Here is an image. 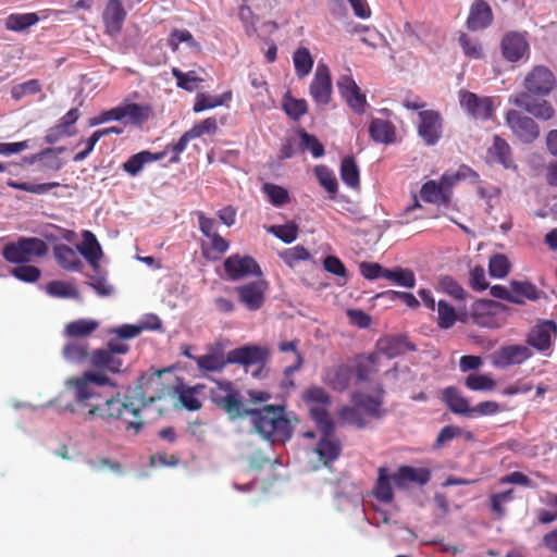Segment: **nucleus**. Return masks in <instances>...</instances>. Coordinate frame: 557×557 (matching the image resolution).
<instances>
[{"label":"nucleus","mask_w":557,"mask_h":557,"mask_svg":"<svg viewBox=\"0 0 557 557\" xmlns=\"http://www.w3.org/2000/svg\"><path fill=\"white\" fill-rule=\"evenodd\" d=\"M293 62L296 75L299 78L307 76L313 66V59L310 51L305 47H299L293 55Z\"/></svg>","instance_id":"nucleus-43"},{"label":"nucleus","mask_w":557,"mask_h":557,"mask_svg":"<svg viewBox=\"0 0 557 557\" xmlns=\"http://www.w3.org/2000/svg\"><path fill=\"white\" fill-rule=\"evenodd\" d=\"M47 293L58 298H79L78 289L71 283L64 281H51L46 286Z\"/></svg>","instance_id":"nucleus-47"},{"label":"nucleus","mask_w":557,"mask_h":557,"mask_svg":"<svg viewBox=\"0 0 557 557\" xmlns=\"http://www.w3.org/2000/svg\"><path fill=\"white\" fill-rule=\"evenodd\" d=\"M151 108L135 102L121 103L122 122L136 127H141L151 116Z\"/></svg>","instance_id":"nucleus-29"},{"label":"nucleus","mask_w":557,"mask_h":557,"mask_svg":"<svg viewBox=\"0 0 557 557\" xmlns=\"http://www.w3.org/2000/svg\"><path fill=\"white\" fill-rule=\"evenodd\" d=\"M383 277L407 288H412L416 284L414 273L408 269H385Z\"/></svg>","instance_id":"nucleus-51"},{"label":"nucleus","mask_w":557,"mask_h":557,"mask_svg":"<svg viewBox=\"0 0 557 557\" xmlns=\"http://www.w3.org/2000/svg\"><path fill=\"white\" fill-rule=\"evenodd\" d=\"M165 153V151L153 153L148 150H143L131 156L122 164V170L129 174L131 176H137L143 171L146 164L163 159Z\"/></svg>","instance_id":"nucleus-30"},{"label":"nucleus","mask_w":557,"mask_h":557,"mask_svg":"<svg viewBox=\"0 0 557 557\" xmlns=\"http://www.w3.org/2000/svg\"><path fill=\"white\" fill-rule=\"evenodd\" d=\"M169 46L173 51H177L180 44L186 42L189 47H198V42L194 39L191 33L187 29H173L169 37Z\"/></svg>","instance_id":"nucleus-60"},{"label":"nucleus","mask_w":557,"mask_h":557,"mask_svg":"<svg viewBox=\"0 0 557 557\" xmlns=\"http://www.w3.org/2000/svg\"><path fill=\"white\" fill-rule=\"evenodd\" d=\"M39 21L36 13H12L5 20V27L9 30L22 32L35 25Z\"/></svg>","instance_id":"nucleus-42"},{"label":"nucleus","mask_w":557,"mask_h":557,"mask_svg":"<svg viewBox=\"0 0 557 557\" xmlns=\"http://www.w3.org/2000/svg\"><path fill=\"white\" fill-rule=\"evenodd\" d=\"M341 178L350 188L360 186L359 169L351 156H346L341 163Z\"/></svg>","instance_id":"nucleus-40"},{"label":"nucleus","mask_w":557,"mask_h":557,"mask_svg":"<svg viewBox=\"0 0 557 557\" xmlns=\"http://www.w3.org/2000/svg\"><path fill=\"white\" fill-rule=\"evenodd\" d=\"M309 91L310 96L318 104L326 106L331 101L332 79L330 69L326 64H318Z\"/></svg>","instance_id":"nucleus-13"},{"label":"nucleus","mask_w":557,"mask_h":557,"mask_svg":"<svg viewBox=\"0 0 557 557\" xmlns=\"http://www.w3.org/2000/svg\"><path fill=\"white\" fill-rule=\"evenodd\" d=\"M555 86L554 74L545 66H535L524 79L525 90L521 94L548 95Z\"/></svg>","instance_id":"nucleus-11"},{"label":"nucleus","mask_w":557,"mask_h":557,"mask_svg":"<svg viewBox=\"0 0 557 557\" xmlns=\"http://www.w3.org/2000/svg\"><path fill=\"white\" fill-rule=\"evenodd\" d=\"M525 35L518 32L506 33L500 42L502 54L509 62H518L529 52Z\"/></svg>","instance_id":"nucleus-17"},{"label":"nucleus","mask_w":557,"mask_h":557,"mask_svg":"<svg viewBox=\"0 0 557 557\" xmlns=\"http://www.w3.org/2000/svg\"><path fill=\"white\" fill-rule=\"evenodd\" d=\"M557 335L555 322L546 320L534 327L528 334L527 342L539 351L547 350L552 345V338Z\"/></svg>","instance_id":"nucleus-21"},{"label":"nucleus","mask_w":557,"mask_h":557,"mask_svg":"<svg viewBox=\"0 0 557 557\" xmlns=\"http://www.w3.org/2000/svg\"><path fill=\"white\" fill-rule=\"evenodd\" d=\"M172 75L176 78L177 87L186 91H194L197 84L201 82V78L197 77L194 71L184 73L177 67H173Z\"/></svg>","instance_id":"nucleus-57"},{"label":"nucleus","mask_w":557,"mask_h":557,"mask_svg":"<svg viewBox=\"0 0 557 557\" xmlns=\"http://www.w3.org/2000/svg\"><path fill=\"white\" fill-rule=\"evenodd\" d=\"M465 386L474 392H487L496 387V382L486 374L471 373L466 377Z\"/></svg>","instance_id":"nucleus-50"},{"label":"nucleus","mask_w":557,"mask_h":557,"mask_svg":"<svg viewBox=\"0 0 557 557\" xmlns=\"http://www.w3.org/2000/svg\"><path fill=\"white\" fill-rule=\"evenodd\" d=\"M370 137L381 144H392L396 139V129L392 122L372 119L369 125Z\"/></svg>","instance_id":"nucleus-33"},{"label":"nucleus","mask_w":557,"mask_h":557,"mask_svg":"<svg viewBox=\"0 0 557 557\" xmlns=\"http://www.w3.org/2000/svg\"><path fill=\"white\" fill-rule=\"evenodd\" d=\"M438 285L444 293L448 294L456 300H465L468 296V293L463 287L451 276H442L438 281Z\"/></svg>","instance_id":"nucleus-56"},{"label":"nucleus","mask_w":557,"mask_h":557,"mask_svg":"<svg viewBox=\"0 0 557 557\" xmlns=\"http://www.w3.org/2000/svg\"><path fill=\"white\" fill-rule=\"evenodd\" d=\"M197 367L200 371L219 372L224 369L227 362L222 354L213 352L202 355L196 358Z\"/></svg>","instance_id":"nucleus-46"},{"label":"nucleus","mask_w":557,"mask_h":557,"mask_svg":"<svg viewBox=\"0 0 557 557\" xmlns=\"http://www.w3.org/2000/svg\"><path fill=\"white\" fill-rule=\"evenodd\" d=\"M53 255L58 264L67 271H79L83 267L76 251L65 244L55 245Z\"/></svg>","instance_id":"nucleus-35"},{"label":"nucleus","mask_w":557,"mask_h":557,"mask_svg":"<svg viewBox=\"0 0 557 557\" xmlns=\"http://www.w3.org/2000/svg\"><path fill=\"white\" fill-rule=\"evenodd\" d=\"M99 327V323L91 319H78L65 325L64 335L69 338L82 341L91 335Z\"/></svg>","instance_id":"nucleus-36"},{"label":"nucleus","mask_w":557,"mask_h":557,"mask_svg":"<svg viewBox=\"0 0 557 557\" xmlns=\"http://www.w3.org/2000/svg\"><path fill=\"white\" fill-rule=\"evenodd\" d=\"M388 470L384 467L379 468V476L373 488V496L382 503H391L394 499V492L392 487Z\"/></svg>","instance_id":"nucleus-38"},{"label":"nucleus","mask_w":557,"mask_h":557,"mask_svg":"<svg viewBox=\"0 0 557 557\" xmlns=\"http://www.w3.org/2000/svg\"><path fill=\"white\" fill-rule=\"evenodd\" d=\"M299 137L302 150H309L314 158H321L324 156V147L314 135L301 131L299 133Z\"/></svg>","instance_id":"nucleus-59"},{"label":"nucleus","mask_w":557,"mask_h":557,"mask_svg":"<svg viewBox=\"0 0 557 557\" xmlns=\"http://www.w3.org/2000/svg\"><path fill=\"white\" fill-rule=\"evenodd\" d=\"M420 196L425 202L446 206L450 201L451 191L446 190L440 182L428 181L422 185Z\"/></svg>","instance_id":"nucleus-31"},{"label":"nucleus","mask_w":557,"mask_h":557,"mask_svg":"<svg viewBox=\"0 0 557 557\" xmlns=\"http://www.w3.org/2000/svg\"><path fill=\"white\" fill-rule=\"evenodd\" d=\"M267 284L263 281L250 282L235 288L238 300L248 310H259L265 300Z\"/></svg>","instance_id":"nucleus-16"},{"label":"nucleus","mask_w":557,"mask_h":557,"mask_svg":"<svg viewBox=\"0 0 557 557\" xmlns=\"http://www.w3.org/2000/svg\"><path fill=\"white\" fill-rule=\"evenodd\" d=\"M262 191L274 207L280 208L290 201L289 193L283 186L273 183H264L262 185Z\"/></svg>","instance_id":"nucleus-44"},{"label":"nucleus","mask_w":557,"mask_h":557,"mask_svg":"<svg viewBox=\"0 0 557 557\" xmlns=\"http://www.w3.org/2000/svg\"><path fill=\"white\" fill-rule=\"evenodd\" d=\"M384 389L380 385L377 388V395L371 396L368 394L356 393L352 396L351 401L360 410H364L369 416L373 418H381L384 414L382 409Z\"/></svg>","instance_id":"nucleus-28"},{"label":"nucleus","mask_w":557,"mask_h":557,"mask_svg":"<svg viewBox=\"0 0 557 557\" xmlns=\"http://www.w3.org/2000/svg\"><path fill=\"white\" fill-rule=\"evenodd\" d=\"M379 352H370L368 355L360 354L354 358V372L359 382H367L372 374L379 372L380 368Z\"/></svg>","instance_id":"nucleus-26"},{"label":"nucleus","mask_w":557,"mask_h":557,"mask_svg":"<svg viewBox=\"0 0 557 557\" xmlns=\"http://www.w3.org/2000/svg\"><path fill=\"white\" fill-rule=\"evenodd\" d=\"M270 232L284 243L290 244L297 238L298 226L294 222L284 225H273Z\"/></svg>","instance_id":"nucleus-64"},{"label":"nucleus","mask_w":557,"mask_h":557,"mask_svg":"<svg viewBox=\"0 0 557 557\" xmlns=\"http://www.w3.org/2000/svg\"><path fill=\"white\" fill-rule=\"evenodd\" d=\"M270 357L269 348L260 345H245L232 349L227 354V362L249 366H264Z\"/></svg>","instance_id":"nucleus-9"},{"label":"nucleus","mask_w":557,"mask_h":557,"mask_svg":"<svg viewBox=\"0 0 557 557\" xmlns=\"http://www.w3.org/2000/svg\"><path fill=\"white\" fill-rule=\"evenodd\" d=\"M458 42L466 57L470 59H481L483 57V48L478 39H473L465 33H461Z\"/></svg>","instance_id":"nucleus-55"},{"label":"nucleus","mask_w":557,"mask_h":557,"mask_svg":"<svg viewBox=\"0 0 557 557\" xmlns=\"http://www.w3.org/2000/svg\"><path fill=\"white\" fill-rule=\"evenodd\" d=\"M299 343H300L299 339H293V341H283L277 344V349L280 352H284V354L293 352L295 356V362L290 366H287L283 371V374H284L283 385L284 386H289V387L295 386V384L290 380V377L295 372L299 371L304 366L305 359H304L302 354L298 349Z\"/></svg>","instance_id":"nucleus-27"},{"label":"nucleus","mask_w":557,"mask_h":557,"mask_svg":"<svg viewBox=\"0 0 557 557\" xmlns=\"http://www.w3.org/2000/svg\"><path fill=\"white\" fill-rule=\"evenodd\" d=\"M208 238L210 239V246L202 245V255L208 260L216 261L228 250L230 243L218 233Z\"/></svg>","instance_id":"nucleus-41"},{"label":"nucleus","mask_w":557,"mask_h":557,"mask_svg":"<svg viewBox=\"0 0 557 557\" xmlns=\"http://www.w3.org/2000/svg\"><path fill=\"white\" fill-rule=\"evenodd\" d=\"M532 356L528 346L524 345H506L499 347L492 355V363L494 367L504 369L510 366L521 364Z\"/></svg>","instance_id":"nucleus-15"},{"label":"nucleus","mask_w":557,"mask_h":557,"mask_svg":"<svg viewBox=\"0 0 557 557\" xmlns=\"http://www.w3.org/2000/svg\"><path fill=\"white\" fill-rule=\"evenodd\" d=\"M224 270L232 281H237L248 275L260 276L262 274L259 264L249 256H230L224 261Z\"/></svg>","instance_id":"nucleus-12"},{"label":"nucleus","mask_w":557,"mask_h":557,"mask_svg":"<svg viewBox=\"0 0 557 557\" xmlns=\"http://www.w3.org/2000/svg\"><path fill=\"white\" fill-rule=\"evenodd\" d=\"M341 96L345 99L349 108L358 114H362L366 110L367 98L355 82L351 75H341L336 82Z\"/></svg>","instance_id":"nucleus-10"},{"label":"nucleus","mask_w":557,"mask_h":557,"mask_svg":"<svg viewBox=\"0 0 557 557\" xmlns=\"http://www.w3.org/2000/svg\"><path fill=\"white\" fill-rule=\"evenodd\" d=\"M285 113L293 120H298L308 111V104L305 99L285 98L283 103Z\"/></svg>","instance_id":"nucleus-58"},{"label":"nucleus","mask_w":557,"mask_h":557,"mask_svg":"<svg viewBox=\"0 0 557 557\" xmlns=\"http://www.w3.org/2000/svg\"><path fill=\"white\" fill-rule=\"evenodd\" d=\"M11 273L17 280L26 283H34L38 281L41 275V271L39 268L25 263H23V265L13 268L11 270Z\"/></svg>","instance_id":"nucleus-62"},{"label":"nucleus","mask_w":557,"mask_h":557,"mask_svg":"<svg viewBox=\"0 0 557 557\" xmlns=\"http://www.w3.org/2000/svg\"><path fill=\"white\" fill-rule=\"evenodd\" d=\"M431 480V471L428 468H414L401 466L393 474V481L398 488L408 487V483L425 485Z\"/></svg>","instance_id":"nucleus-24"},{"label":"nucleus","mask_w":557,"mask_h":557,"mask_svg":"<svg viewBox=\"0 0 557 557\" xmlns=\"http://www.w3.org/2000/svg\"><path fill=\"white\" fill-rule=\"evenodd\" d=\"M510 285L512 295H515L516 298L520 300L517 302L518 305L524 304L527 299L536 300L540 298V292L537 290L536 286L530 282L512 281Z\"/></svg>","instance_id":"nucleus-48"},{"label":"nucleus","mask_w":557,"mask_h":557,"mask_svg":"<svg viewBox=\"0 0 557 557\" xmlns=\"http://www.w3.org/2000/svg\"><path fill=\"white\" fill-rule=\"evenodd\" d=\"M486 161L490 164H500L504 169H516L509 144L499 135H494L493 144L487 148Z\"/></svg>","instance_id":"nucleus-20"},{"label":"nucleus","mask_w":557,"mask_h":557,"mask_svg":"<svg viewBox=\"0 0 557 557\" xmlns=\"http://www.w3.org/2000/svg\"><path fill=\"white\" fill-rule=\"evenodd\" d=\"M7 185L14 189L24 190V191L36 194V195L47 194L52 188L60 186V184L58 182L32 184V183H20V182H15L13 180H9L7 182Z\"/></svg>","instance_id":"nucleus-53"},{"label":"nucleus","mask_w":557,"mask_h":557,"mask_svg":"<svg viewBox=\"0 0 557 557\" xmlns=\"http://www.w3.org/2000/svg\"><path fill=\"white\" fill-rule=\"evenodd\" d=\"M321 437L315 446V453L319 456V459L323 462L324 466H329V463L336 460L342 453V445L338 438L334 434V422H330V428H327L324 423L317 424Z\"/></svg>","instance_id":"nucleus-8"},{"label":"nucleus","mask_w":557,"mask_h":557,"mask_svg":"<svg viewBox=\"0 0 557 557\" xmlns=\"http://www.w3.org/2000/svg\"><path fill=\"white\" fill-rule=\"evenodd\" d=\"M302 399L309 406L310 416L315 423H324L330 428V422L333 420L327 410L331 405V396L321 386L312 385L305 389Z\"/></svg>","instance_id":"nucleus-5"},{"label":"nucleus","mask_w":557,"mask_h":557,"mask_svg":"<svg viewBox=\"0 0 557 557\" xmlns=\"http://www.w3.org/2000/svg\"><path fill=\"white\" fill-rule=\"evenodd\" d=\"M314 174L320 185L323 186L327 193L331 195H335L337 193V178L329 166L323 164L317 165L314 168Z\"/></svg>","instance_id":"nucleus-49"},{"label":"nucleus","mask_w":557,"mask_h":557,"mask_svg":"<svg viewBox=\"0 0 557 557\" xmlns=\"http://www.w3.org/2000/svg\"><path fill=\"white\" fill-rule=\"evenodd\" d=\"M443 400L454 413L471 418L472 407H470L468 399L456 387H446L443 391Z\"/></svg>","instance_id":"nucleus-32"},{"label":"nucleus","mask_w":557,"mask_h":557,"mask_svg":"<svg viewBox=\"0 0 557 557\" xmlns=\"http://www.w3.org/2000/svg\"><path fill=\"white\" fill-rule=\"evenodd\" d=\"M125 18L126 11L123 8L121 0H109L102 13L106 33L111 36L119 34Z\"/></svg>","instance_id":"nucleus-23"},{"label":"nucleus","mask_w":557,"mask_h":557,"mask_svg":"<svg viewBox=\"0 0 557 557\" xmlns=\"http://www.w3.org/2000/svg\"><path fill=\"white\" fill-rule=\"evenodd\" d=\"M536 96L533 94H518L515 103L536 119L550 120L555 114L554 108L547 100L536 99Z\"/></svg>","instance_id":"nucleus-19"},{"label":"nucleus","mask_w":557,"mask_h":557,"mask_svg":"<svg viewBox=\"0 0 557 557\" xmlns=\"http://www.w3.org/2000/svg\"><path fill=\"white\" fill-rule=\"evenodd\" d=\"M83 243L78 246L79 252L85 257L89 264L97 270L102 251L96 236L90 231L83 232Z\"/></svg>","instance_id":"nucleus-34"},{"label":"nucleus","mask_w":557,"mask_h":557,"mask_svg":"<svg viewBox=\"0 0 557 557\" xmlns=\"http://www.w3.org/2000/svg\"><path fill=\"white\" fill-rule=\"evenodd\" d=\"M460 107L473 119L487 121L494 114V100L491 97H480L468 90L459 91Z\"/></svg>","instance_id":"nucleus-7"},{"label":"nucleus","mask_w":557,"mask_h":557,"mask_svg":"<svg viewBox=\"0 0 557 557\" xmlns=\"http://www.w3.org/2000/svg\"><path fill=\"white\" fill-rule=\"evenodd\" d=\"M414 350L416 346L406 336L385 335L376 341L374 352H379L380 358L384 355L388 359H393L406 351Z\"/></svg>","instance_id":"nucleus-18"},{"label":"nucleus","mask_w":557,"mask_h":557,"mask_svg":"<svg viewBox=\"0 0 557 557\" xmlns=\"http://www.w3.org/2000/svg\"><path fill=\"white\" fill-rule=\"evenodd\" d=\"M283 261L289 267H294L299 261L310 259V252L301 245L288 248L281 253Z\"/></svg>","instance_id":"nucleus-61"},{"label":"nucleus","mask_w":557,"mask_h":557,"mask_svg":"<svg viewBox=\"0 0 557 557\" xmlns=\"http://www.w3.org/2000/svg\"><path fill=\"white\" fill-rule=\"evenodd\" d=\"M63 358L69 362L82 363L89 362V346L84 341L73 339L69 341L62 349Z\"/></svg>","instance_id":"nucleus-37"},{"label":"nucleus","mask_w":557,"mask_h":557,"mask_svg":"<svg viewBox=\"0 0 557 557\" xmlns=\"http://www.w3.org/2000/svg\"><path fill=\"white\" fill-rule=\"evenodd\" d=\"M164 371L154 370L144 373L134 389V398H136L141 407L153 404L170 393L171 387L162 382V373Z\"/></svg>","instance_id":"nucleus-4"},{"label":"nucleus","mask_w":557,"mask_h":557,"mask_svg":"<svg viewBox=\"0 0 557 557\" xmlns=\"http://www.w3.org/2000/svg\"><path fill=\"white\" fill-rule=\"evenodd\" d=\"M351 374L352 369L345 363H341L324 368L321 379L332 389L343 392L348 388Z\"/></svg>","instance_id":"nucleus-22"},{"label":"nucleus","mask_w":557,"mask_h":557,"mask_svg":"<svg viewBox=\"0 0 557 557\" xmlns=\"http://www.w3.org/2000/svg\"><path fill=\"white\" fill-rule=\"evenodd\" d=\"M223 409L232 419L249 414L250 410H247L242 401L240 394L237 389H234L219 407Z\"/></svg>","instance_id":"nucleus-45"},{"label":"nucleus","mask_w":557,"mask_h":557,"mask_svg":"<svg viewBox=\"0 0 557 557\" xmlns=\"http://www.w3.org/2000/svg\"><path fill=\"white\" fill-rule=\"evenodd\" d=\"M418 134L426 145H435L442 137L441 114L434 110L421 111L419 113Z\"/></svg>","instance_id":"nucleus-14"},{"label":"nucleus","mask_w":557,"mask_h":557,"mask_svg":"<svg viewBox=\"0 0 557 557\" xmlns=\"http://www.w3.org/2000/svg\"><path fill=\"white\" fill-rule=\"evenodd\" d=\"M506 124L512 134L522 143L531 144L540 136L537 123L530 116L517 110H509L505 116Z\"/></svg>","instance_id":"nucleus-6"},{"label":"nucleus","mask_w":557,"mask_h":557,"mask_svg":"<svg viewBox=\"0 0 557 557\" xmlns=\"http://www.w3.org/2000/svg\"><path fill=\"white\" fill-rule=\"evenodd\" d=\"M493 22V12L487 2L483 0L474 1L469 10L467 27L472 30H481L488 27Z\"/></svg>","instance_id":"nucleus-25"},{"label":"nucleus","mask_w":557,"mask_h":557,"mask_svg":"<svg viewBox=\"0 0 557 557\" xmlns=\"http://www.w3.org/2000/svg\"><path fill=\"white\" fill-rule=\"evenodd\" d=\"M232 99V91H225L221 96H210L205 92H200L196 96V101L193 107L195 113H200L208 109H213L223 106Z\"/></svg>","instance_id":"nucleus-39"},{"label":"nucleus","mask_w":557,"mask_h":557,"mask_svg":"<svg viewBox=\"0 0 557 557\" xmlns=\"http://www.w3.org/2000/svg\"><path fill=\"white\" fill-rule=\"evenodd\" d=\"M48 252L47 244L37 237H20L4 246L3 258L10 263H27L33 258L44 257Z\"/></svg>","instance_id":"nucleus-3"},{"label":"nucleus","mask_w":557,"mask_h":557,"mask_svg":"<svg viewBox=\"0 0 557 557\" xmlns=\"http://www.w3.org/2000/svg\"><path fill=\"white\" fill-rule=\"evenodd\" d=\"M510 270V262L503 253H496L490 258L488 272L492 277L503 278Z\"/></svg>","instance_id":"nucleus-54"},{"label":"nucleus","mask_w":557,"mask_h":557,"mask_svg":"<svg viewBox=\"0 0 557 557\" xmlns=\"http://www.w3.org/2000/svg\"><path fill=\"white\" fill-rule=\"evenodd\" d=\"M129 351V345L122 341H108L104 347L95 349L89 356L88 370L78 379L72 381L75 388V400L82 408H88L87 418L100 417L104 420L119 419L126 423V430L134 429L138 433L144 425L140 419L139 406L125 397L120 398V393L103 398L98 388L110 386L117 387L109 374H122L127 372L123 356Z\"/></svg>","instance_id":"nucleus-1"},{"label":"nucleus","mask_w":557,"mask_h":557,"mask_svg":"<svg viewBox=\"0 0 557 557\" xmlns=\"http://www.w3.org/2000/svg\"><path fill=\"white\" fill-rule=\"evenodd\" d=\"M255 430L271 442H286L293 435L290 420L284 406L267 405L262 409L250 410Z\"/></svg>","instance_id":"nucleus-2"},{"label":"nucleus","mask_w":557,"mask_h":557,"mask_svg":"<svg viewBox=\"0 0 557 557\" xmlns=\"http://www.w3.org/2000/svg\"><path fill=\"white\" fill-rule=\"evenodd\" d=\"M457 321V313L453 306L444 300L437 302V325L441 329H450Z\"/></svg>","instance_id":"nucleus-52"},{"label":"nucleus","mask_w":557,"mask_h":557,"mask_svg":"<svg viewBox=\"0 0 557 557\" xmlns=\"http://www.w3.org/2000/svg\"><path fill=\"white\" fill-rule=\"evenodd\" d=\"M338 416L344 422L356 425L359 429L367 425V421L364 420L361 410L355 405L354 407H344L341 409Z\"/></svg>","instance_id":"nucleus-63"}]
</instances>
